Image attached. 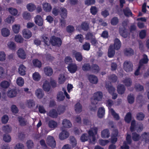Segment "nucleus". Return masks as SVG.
<instances>
[{
    "label": "nucleus",
    "instance_id": "obj_38",
    "mask_svg": "<svg viewBox=\"0 0 149 149\" xmlns=\"http://www.w3.org/2000/svg\"><path fill=\"white\" fill-rule=\"evenodd\" d=\"M18 120L19 124L22 126L26 125L27 124V121L25 119L22 117H18Z\"/></svg>",
    "mask_w": 149,
    "mask_h": 149
},
{
    "label": "nucleus",
    "instance_id": "obj_35",
    "mask_svg": "<svg viewBox=\"0 0 149 149\" xmlns=\"http://www.w3.org/2000/svg\"><path fill=\"white\" fill-rule=\"evenodd\" d=\"M73 54L74 55L77 61L79 62L82 61L83 57L80 53L75 52Z\"/></svg>",
    "mask_w": 149,
    "mask_h": 149
},
{
    "label": "nucleus",
    "instance_id": "obj_3",
    "mask_svg": "<svg viewBox=\"0 0 149 149\" xmlns=\"http://www.w3.org/2000/svg\"><path fill=\"white\" fill-rule=\"evenodd\" d=\"M50 43L53 46L59 47L62 44V41L61 39L54 36H52L50 39Z\"/></svg>",
    "mask_w": 149,
    "mask_h": 149
},
{
    "label": "nucleus",
    "instance_id": "obj_33",
    "mask_svg": "<svg viewBox=\"0 0 149 149\" xmlns=\"http://www.w3.org/2000/svg\"><path fill=\"white\" fill-rule=\"evenodd\" d=\"M109 111L113 118L116 120H118L120 119L118 114L116 113L114 110L112 108L109 109Z\"/></svg>",
    "mask_w": 149,
    "mask_h": 149
},
{
    "label": "nucleus",
    "instance_id": "obj_2",
    "mask_svg": "<svg viewBox=\"0 0 149 149\" xmlns=\"http://www.w3.org/2000/svg\"><path fill=\"white\" fill-rule=\"evenodd\" d=\"M103 96V93L101 91L95 93L93 95V99L91 101L92 104H97L99 101L102 100Z\"/></svg>",
    "mask_w": 149,
    "mask_h": 149
},
{
    "label": "nucleus",
    "instance_id": "obj_40",
    "mask_svg": "<svg viewBox=\"0 0 149 149\" xmlns=\"http://www.w3.org/2000/svg\"><path fill=\"white\" fill-rule=\"evenodd\" d=\"M110 23L112 25H116L119 23V19L117 17H114L111 19Z\"/></svg>",
    "mask_w": 149,
    "mask_h": 149
},
{
    "label": "nucleus",
    "instance_id": "obj_60",
    "mask_svg": "<svg viewBox=\"0 0 149 149\" xmlns=\"http://www.w3.org/2000/svg\"><path fill=\"white\" fill-rule=\"evenodd\" d=\"M9 83L7 81H3L2 82L1 84V86L3 88H7L9 86Z\"/></svg>",
    "mask_w": 149,
    "mask_h": 149
},
{
    "label": "nucleus",
    "instance_id": "obj_7",
    "mask_svg": "<svg viewBox=\"0 0 149 149\" xmlns=\"http://www.w3.org/2000/svg\"><path fill=\"white\" fill-rule=\"evenodd\" d=\"M119 32L120 35L124 38H127L128 33L125 28L124 27H120Z\"/></svg>",
    "mask_w": 149,
    "mask_h": 149
},
{
    "label": "nucleus",
    "instance_id": "obj_64",
    "mask_svg": "<svg viewBox=\"0 0 149 149\" xmlns=\"http://www.w3.org/2000/svg\"><path fill=\"white\" fill-rule=\"evenodd\" d=\"M135 88L137 91H141L143 90V86L139 84H135Z\"/></svg>",
    "mask_w": 149,
    "mask_h": 149
},
{
    "label": "nucleus",
    "instance_id": "obj_1",
    "mask_svg": "<svg viewBox=\"0 0 149 149\" xmlns=\"http://www.w3.org/2000/svg\"><path fill=\"white\" fill-rule=\"evenodd\" d=\"M148 61L147 56L145 54L143 55V58L139 61V65L138 68L134 72V74L135 76H138L140 74L139 72L140 69L143 66V64H146L147 63Z\"/></svg>",
    "mask_w": 149,
    "mask_h": 149
},
{
    "label": "nucleus",
    "instance_id": "obj_29",
    "mask_svg": "<svg viewBox=\"0 0 149 149\" xmlns=\"http://www.w3.org/2000/svg\"><path fill=\"white\" fill-rule=\"evenodd\" d=\"M58 113L54 109L50 110L48 114V115L52 118H56L58 116Z\"/></svg>",
    "mask_w": 149,
    "mask_h": 149
},
{
    "label": "nucleus",
    "instance_id": "obj_10",
    "mask_svg": "<svg viewBox=\"0 0 149 149\" xmlns=\"http://www.w3.org/2000/svg\"><path fill=\"white\" fill-rule=\"evenodd\" d=\"M17 94V92L16 89L14 88L8 90L7 93V96L10 98L15 97Z\"/></svg>",
    "mask_w": 149,
    "mask_h": 149
},
{
    "label": "nucleus",
    "instance_id": "obj_53",
    "mask_svg": "<svg viewBox=\"0 0 149 149\" xmlns=\"http://www.w3.org/2000/svg\"><path fill=\"white\" fill-rule=\"evenodd\" d=\"M2 130L5 133H9L11 131V128L9 125H6L3 127Z\"/></svg>",
    "mask_w": 149,
    "mask_h": 149
},
{
    "label": "nucleus",
    "instance_id": "obj_63",
    "mask_svg": "<svg viewBox=\"0 0 149 149\" xmlns=\"http://www.w3.org/2000/svg\"><path fill=\"white\" fill-rule=\"evenodd\" d=\"M106 104L109 110L113 104V103L112 100L110 99H108L106 100Z\"/></svg>",
    "mask_w": 149,
    "mask_h": 149
},
{
    "label": "nucleus",
    "instance_id": "obj_24",
    "mask_svg": "<svg viewBox=\"0 0 149 149\" xmlns=\"http://www.w3.org/2000/svg\"><path fill=\"white\" fill-rule=\"evenodd\" d=\"M26 68L23 65H20L18 69V72L21 75H24L25 74Z\"/></svg>",
    "mask_w": 149,
    "mask_h": 149
},
{
    "label": "nucleus",
    "instance_id": "obj_30",
    "mask_svg": "<svg viewBox=\"0 0 149 149\" xmlns=\"http://www.w3.org/2000/svg\"><path fill=\"white\" fill-rule=\"evenodd\" d=\"M97 128L96 127H93L91 128L88 132L89 136L96 135L97 134Z\"/></svg>",
    "mask_w": 149,
    "mask_h": 149
},
{
    "label": "nucleus",
    "instance_id": "obj_43",
    "mask_svg": "<svg viewBox=\"0 0 149 149\" xmlns=\"http://www.w3.org/2000/svg\"><path fill=\"white\" fill-rule=\"evenodd\" d=\"M127 100L129 103L130 104L133 103L134 101V95L132 94L129 95L127 97Z\"/></svg>",
    "mask_w": 149,
    "mask_h": 149
},
{
    "label": "nucleus",
    "instance_id": "obj_16",
    "mask_svg": "<svg viewBox=\"0 0 149 149\" xmlns=\"http://www.w3.org/2000/svg\"><path fill=\"white\" fill-rule=\"evenodd\" d=\"M69 71L72 73H74L77 70V66L75 64L71 63L68 67Z\"/></svg>",
    "mask_w": 149,
    "mask_h": 149
},
{
    "label": "nucleus",
    "instance_id": "obj_19",
    "mask_svg": "<svg viewBox=\"0 0 149 149\" xmlns=\"http://www.w3.org/2000/svg\"><path fill=\"white\" fill-rule=\"evenodd\" d=\"M125 88L124 85L119 84L117 86V90L118 93L120 94H123L125 91Z\"/></svg>",
    "mask_w": 149,
    "mask_h": 149
},
{
    "label": "nucleus",
    "instance_id": "obj_46",
    "mask_svg": "<svg viewBox=\"0 0 149 149\" xmlns=\"http://www.w3.org/2000/svg\"><path fill=\"white\" fill-rule=\"evenodd\" d=\"M9 31L8 29L6 28H3L1 30V33L4 37H7L9 35Z\"/></svg>",
    "mask_w": 149,
    "mask_h": 149
},
{
    "label": "nucleus",
    "instance_id": "obj_61",
    "mask_svg": "<svg viewBox=\"0 0 149 149\" xmlns=\"http://www.w3.org/2000/svg\"><path fill=\"white\" fill-rule=\"evenodd\" d=\"M106 87L108 91L110 93H111L114 92L115 91V88L111 85H108L107 84H106Z\"/></svg>",
    "mask_w": 149,
    "mask_h": 149
},
{
    "label": "nucleus",
    "instance_id": "obj_41",
    "mask_svg": "<svg viewBox=\"0 0 149 149\" xmlns=\"http://www.w3.org/2000/svg\"><path fill=\"white\" fill-rule=\"evenodd\" d=\"M132 139L134 141H139L140 139L141 136L139 134H138L134 132L132 133Z\"/></svg>",
    "mask_w": 149,
    "mask_h": 149
},
{
    "label": "nucleus",
    "instance_id": "obj_17",
    "mask_svg": "<svg viewBox=\"0 0 149 149\" xmlns=\"http://www.w3.org/2000/svg\"><path fill=\"white\" fill-rule=\"evenodd\" d=\"M17 54L18 56L22 59H24L26 58V54L24 50L20 48L18 50Z\"/></svg>",
    "mask_w": 149,
    "mask_h": 149
},
{
    "label": "nucleus",
    "instance_id": "obj_21",
    "mask_svg": "<svg viewBox=\"0 0 149 149\" xmlns=\"http://www.w3.org/2000/svg\"><path fill=\"white\" fill-rule=\"evenodd\" d=\"M122 82L126 86H130L132 84V81L131 79L129 77H126L124 79Z\"/></svg>",
    "mask_w": 149,
    "mask_h": 149
},
{
    "label": "nucleus",
    "instance_id": "obj_20",
    "mask_svg": "<svg viewBox=\"0 0 149 149\" xmlns=\"http://www.w3.org/2000/svg\"><path fill=\"white\" fill-rule=\"evenodd\" d=\"M42 87L44 90L46 92H49L51 89V86L49 82L47 81H46L44 82Z\"/></svg>",
    "mask_w": 149,
    "mask_h": 149
},
{
    "label": "nucleus",
    "instance_id": "obj_32",
    "mask_svg": "<svg viewBox=\"0 0 149 149\" xmlns=\"http://www.w3.org/2000/svg\"><path fill=\"white\" fill-rule=\"evenodd\" d=\"M75 110L77 113H80L82 110V107L79 102H77L74 106Z\"/></svg>",
    "mask_w": 149,
    "mask_h": 149
},
{
    "label": "nucleus",
    "instance_id": "obj_51",
    "mask_svg": "<svg viewBox=\"0 0 149 149\" xmlns=\"http://www.w3.org/2000/svg\"><path fill=\"white\" fill-rule=\"evenodd\" d=\"M89 139V136L87 134H84L81 137V140L83 142H84L87 141Z\"/></svg>",
    "mask_w": 149,
    "mask_h": 149
},
{
    "label": "nucleus",
    "instance_id": "obj_36",
    "mask_svg": "<svg viewBox=\"0 0 149 149\" xmlns=\"http://www.w3.org/2000/svg\"><path fill=\"white\" fill-rule=\"evenodd\" d=\"M123 13L127 17L130 16H132V14L131 11L128 8H126L123 10Z\"/></svg>",
    "mask_w": 149,
    "mask_h": 149
},
{
    "label": "nucleus",
    "instance_id": "obj_12",
    "mask_svg": "<svg viewBox=\"0 0 149 149\" xmlns=\"http://www.w3.org/2000/svg\"><path fill=\"white\" fill-rule=\"evenodd\" d=\"M22 32L23 36L26 39L30 38L32 35L31 31L27 29L23 30Z\"/></svg>",
    "mask_w": 149,
    "mask_h": 149
},
{
    "label": "nucleus",
    "instance_id": "obj_6",
    "mask_svg": "<svg viewBox=\"0 0 149 149\" xmlns=\"http://www.w3.org/2000/svg\"><path fill=\"white\" fill-rule=\"evenodd\" d=\"M47 143L52 148H55L56 146V142L54 137L51 136H49L47 139Z\"/></svg>",
    "mask_w": 149,
    "mask_h": 149
},
{
    "label": "nucleus",
    "instance_id": "obj_55",
    "mask_svg": "<svg viewBox=\"0 0 149 149\" xmlns=\"http://www.w3.org/2000/svg\"><path fill=\"white\" fill-rule=\"evenodd\" d=\"M15 40L17 42L22 43L23 42L24 39L21 36L17 35L15 36Z\"/></svg>",
    "mask_w": 149,
    "mask_h": 149
},
{
    "label": "nucleus",
    "instance_id": "obj_8",
    "mask_svg": "<svg viewBox=\"0 0 149 149\" xmlns=\"http://www.w3.org/2000/svg\"><path fill=\"white\" fill-rule=\"evenodd\" d=\"M69 135V134L68 132L65 130H63L59 134V138L61 140H63L68 138Z\"/></svg>",
    "mask_w": 149,
    "mask_h": 149
},
{
    "label": "nucleus",
    "instance_id": "obj_28",
    "mask_svg": "<svg viewBox=\"0 0 149 149\" xmlns=\"http://www.w3.org/2000/svg\"><path fill=\"white\" fill-rule=\"evenodd\" d=\"M91 70L94 73H97L100 70L99 66L96 64H93L91 66Z\"/></svg>",
    "mask_w": 149,
    "mask_h": 149
},
{
    "label": "nucleus",
    "instance_id": "obj_57",
    "mask_svg": "<svg viewBox=\"0 0 149 149\" xmlns=\"http://www.w3.org/2000/svg\"><path fill=\"white\" fill-rule=\"evenodd\" d=\"M125 121L129 123L131 120V114L130 112L128 113L126 115L125 118Z\"/></svg>",
    "mask_w": 149,
    "mask_h": 149
},
{
    "label": "nucleus",
    "instance_id": "obj_50",
    "mask_svg": "<svg viewBox=\"0 0 149 149\" xmlns=\"http://www.w3.org/2000/svg\"><path fill=\"white\" fill-rule=\"evenodd\" d=\"M23 18L26 20H29L31 18V16L30 13L27 12H24L22 14Z\"/></svg>",
    "mask_w": 149,
    "mask_h": 149
},
{
    "label": "nucleus",
    "instance_id": "obj_54",
    "mask_svg": "<svg viewBox=\"0 0 149 149\" xmlns=\"http://www.w3.org/2000/svg\"><path fill=\"white\" fill-rule=\"evenodd\" d=\"M33 64L36 67L40 68L41 66V63L40 61L38 59H34L33 60Z\"/></svg>",
    "mask_w": 149,
    "mask_h": 149
},
{
    "label": "nucleus",
    "instance_id": "obj_9",
    "mask_svg": "<svg viewBox=\"0 0 149 149\" xmlns=\"http://www.w3.org/2000/svg\"><path fill=\"white\" fill-rule=\"evenodd\" d=\"M35 22L36 24L39 26H42L43 25V20L41 16L40 15H37L34 18Z\"/></svg>",
    "mask_w": 149,
    "mask_h": 149
},
{
    "label": "nucleus",
    "instance_id": "obj_22",
    "mask_svg": "<svg viewBox=\"0 0 149 149\" xmlns=\"http://www.w3.org/2000/svg\"><path fill=\"white\" fill-rule=\"evenodd\" d=\"M61 11L60 15L61 17L63 19L66 18L67 16V11L65 8H61L60 9Z\"/></svg>",
    "mask_w": 149,
    "mask_h": 149
},
{
    "label": "nucleus",
    "instance_id": "obj_52",
    "mask_svg": "<svg viewBox=\"0 0 149 149\" xmlns=\"http://www.w3.org/2000/svg\"><path fill=\"white\" fill-rule=\"evenodd\" d=\"M109 79L111 82H115L117 80V77L115 74H113L109 77Z\"/></svg>",
    "mask_w": 149,
    "mask_h": 149
},
{
    "label": "nucleus",
    "instance_id": "obj_44",
    "mask_svg": "<svg viewBox=\"0 0 149 149\" xmlns=\"http://www.w3.org/2000/svg\"><path fill=\"white\" fill-rule=\"evenodd\" d=\"M27 9L30 12H32L36 8V6L32 3H29L26 6Z\"/></svg>",
    "mask_w": 149,
    "mask_h": 149
},
{
    "label": "nucleus",
    "instance_id": "obj_26",
    "mask_svg": "<svg viewBox=\"0 0 149 149\" xmlns=\"http://www.w3.org/2000/svg\"><path fill=\"white\" fill-rule=\"evenodd\" d=\"M26 105L28 107L32 109L35 106V103L33 100L30 99L26 100Z\"/></svg>",
    "mask_w": 149,
    "mask_h": 149
},
{
    "label": "nucleus",
    "instance_id": "obj_25",
    "mask_svg": "<svg viewBox=\"0 0 149 149\" xmlns=\"http://www.w3.org/2000/svg\"><path fill=\"white\" fill-rule=\"evenodd\" d=\"M110 132L107 129L103 130L101 132V136L103 138H108L110 136Z\"/></svg>",
    "mask_w": 149,
    "mask_h": 149
},
{
    "label": "nucleus",
    "instance_id": "obj_62",
    "mask_svg": "<svg viewBox=\"0 0 149 149\" xmlns=\"http://www.w3.org/2000/svg\"><path fill=\"white\" fill-rule=\"evenodd\" d=\"M8 10L9 12L12 15H15L17 13V10L15 8H8Z\"/></svg>",
    "mask_w": 149,
    "mask_h": 149
},
{
    "label": "nucleus",
    "instance_id": "obj_49",
    "mask_svg": "<svg viewBox=\"0 0 149 149\" xmlns=\"http://www.w3.org/2000/svg\"><path fill=\"white\" fill-rule=\"evenodd\" d=\"M81 27L84 30L87 31L89 29V24L86 22H84L81 24Z\"/></svg>",
    "mask_w": 149,
    "mask_h": 149
},
{
    "label": "nucleus",
    "instance_id": "obj_34",
    "mask_svg": "<svg viewBox=\"0 0 149 149\" xmlns=\"http://www.w3.org/2000/svg\"><path fill=\"white\" fill-rule=\"evenodd\" d=\"M65 98L63 93L61 91L59 92L57 95V99L59 102L62 101L64 100Z\"/></svg>",
    "mask_w": 149,
    "mask_h": 149
},
{
    "label": "nucleus",
    "instance_id": "obj_27",
    "mask_svg": "<svg viewBox=\"0 0 149 149\" xmlns=\"http://www.w3.org/2000/svg\"><path fill=\"white\" fill-rule=\"evenodd\" d=\"M121 46V42L119 39L116 38L114 40V47L116 50L119 49Z\"/></svg>",
    "mask_w": 149,
    "mask_h": 149
},
{
    "label": "nucleus",
    "instance_id": "obj_56",
    "mask_svg": "<svg viewBox=\"0 0 149 149\" xmlns=\"http://www.w3.org/2000/svg\"><path fill=\"white\" fill-rule=\"evenodd\" d=\"M142 137L145 139V141L146 143H148L149 141V133L144 132L142 135Z\"/></svg>",
    "mask_w": 149,
    "mask_h": 149
},
{
    "label": "nucleus",
    "instance_id": "obj_45",
    "mask_svg": "<svg viewBox=\"0 0 149 149\" xmlns=\"http://www.w3.org/2000/svg\"><path fill=\"white\" fill-rule=\"evenodd\" d=\"M91 67L89 63H84L82 66V70L84 71H87L91 70Z\"/></svg>",
    "mask_w": 149,
    "mask_h": 149
},
{
    "label": "nucleus",
    "instance_id": "obj_15",
    "mask_svg": "<svg viewBox=\"0 0 149 149\" xmlns=\"http://www.w3.org/2000/svg\"><path fill=\"white\" fill-rule=\"evenodd\" d=\"M42 8L45 11L47 12H50L52 9L51 5L47 2H45L43 3Z\"/></svg>",
    "mask_w": 149,
    "mask_h": 149
},
{
    "label": "nucleus",
    "instance_id": "obj_14",
    "mask_svg": "<svg viewBox=\"0 0 149 149\" xmlns=\"http://www.w3.org/2000/svg\"><path fill=\"white\" fill-rule=\"evenodd\" d=\"M45 74L47 76H50L53 73L52 69L49 66H47L44 68Z\"/></svg>",
    "mask_w": 149,
    "mask_h": 149
},
{
    "label": "nucleus",
    "instance_id": "obj_5",
    "mask_svg": "<svg viewBox=\"0 0 149 149\" xmlns=\"http://www.w3.org/2000/svg\"><path fill=\"white\" fill-rule=\"evenodd\" d=\"M136 122L135 120H133L132 121L131 123V125L130 127V130L131 132H133L135 130L137 132H140L142 131L143 129V125L140 126H136L135 125Z\"/></svg>",
    "mask_w": 149,
    "mask_h": 149
},
{
    "label": "nucleus",
    "instance_id": "obj_59",
    "mask_svg": "<svg viewBox=\"0 0 149 149\" xmlns=\"http://www.w3.org/2000/svg\"><path fill=\"white\" fill-rule=\"evenodd\" d=\"M17 83L19 86H22L24 83V80L21 77H19L17 79Z\"/></svg>",
    "mask_w": 149,
    "mask_h": 149
},
{
    "label": "nucleus",
    "instance_id": "obj_23",
    "mask_svg": "<svg viewBox=\"0 0 149 149\" xmlns=\"http://www.w3.org/2000/svg\"><path fill=\"white\" fill-rule=\"evenodd\" d=\"M124 53L127 56H130L134 54V50L131 48H126L124 50Z\"/></svg>",
    "mask_w": 149,
    "mask_h": 149
},
{
    "label": "nucleus",
    "instance_id": "obj_31",
    "mask_svg": "<svg viewBox=\"0 0 149 149\" xmlns=\"http://www.w3.org/2000/svg\"><path fill=\"white\" fill-rule=\"evenodd\" d=\"M105 113V109L103 107L99 108L97 112V116L100 118H102L104 116Z\"/></svg>",
    "mask_w": 149,
    "mask_h": 149
},
{
    "label": "nucleus",
    "instance_id": "obj_42",
    "mask_svg": "<svg viewBox=\"0 0 149 149\" xmlns=\"http://www.w3.org/2000/svg\"><path fill=\"white\" fill-rule=\"evenodd\" d=\"M65 110V107L64 106L61 105L58 107L57 108L58 113L59 114H61L63 113Z\"/></svg>",
    "mask_w": 149,
    "mask_h": 149
},
{
    "label": "nucleus",
    "instance_id": "obj_13",
    "mask_svg": "<svg viewBox=\"0 0 149 149\" xmlns=\"http://www.w3.org/2000/svg\"><path fill=\"white\" fill-rule=\"evenodd\" d=\"M115 48L113 45H111L109 48L108 55L109 57H112L115 54Z\"/></svg>",
    "mask_w": 149,
    "mask_h": 149
},
{
    "label": "nucleus",
    "instance_id": "obj_18",
    "mask_svg": "<svg viewBox=\"0 0 149 149\" xmlns=\"http://www.w3.org/2000/svg\"><path fill=\"white\" fill-rule=\"evenodd\" d=\"M88 78L90 81L93 84H96L98 81L97 77L94 75L90 74L88 75Z\"/></svg>",
    "mask_w": 149,
    "mask_h": 149
},
{
    "label": "nucleus",
    "instance_id": "obj_4",
    "mask_svg": "<svg viewBox=\"0 0 149 149\" xmlns=\"http://www.w3.org/2000/svg\"><path fill=\"white\" fill-rule=\"evenodd\" d=\"M133 66L132 63L130 61H126L123 64V68L127 72H130L132 71Z\"/></svg>",
    "mask_w": 149,
    "mask_h": 149
},
{
    "label": "nucleus",
    "instance_id": "obj_11",
    "mask_svg": "<svg viewBox=\"0 0 149 149\" xmlns=\"http://www.w3.org/2000/svg\"><path fill=\"white\" fill-rule=\"evenodd\" d=\"M62 125L64 128H69L72 126V124L70 121L66 119H64L63 120L62 122Z\"/></svg>",
    "mask_w": 149,
    "mask_h": 149
},
{
    "label": "nucleus",
    "instance_id": "obj_58",
    "mask_svg": "<svg viewBox=\"0 0 149 149\" xmlns=\"http://www.w3.org/2000/svg\"><path fill=\"white\" fill-rule=\"evenodd\" d=\"M7 45L8 48L12 50H14L16 47V45L13 42H9L8 43Z\"/></svg>",
    "mask_w": 149,
    "mask_h": 149
},
{
    "label": "nucleus",
    "instance_id": "obj_47",
    "mask_svg": "<svg viewBox=\"0 0 149 149\" xmlns=\"http://www.w3.org/2000/svg\"><path fill=\"white\" fill-rule=\"evenodd\" d=\"M13 30L15 33H18L20 29V25L19 24H15L13 26Z\"/></svg>",
    "mask_w": 149,
    "mask_h": 149
},
{
    "label": "nucleus",
    "instance_id": "obj_39",
    "mask_svg": "<svg viewBox=\"0 0 149 149\" xmlns=\"http://www.w3.org/2000/svg\"><path fill=\"white\" fill-rule=\"evenodd\" d=\"M48 125L50 128L54 129L57 127V123L54 120H51L49 122Z\"/></svg>",
    "mask_w": 149,
    "mask_h": 149
},
{
    "label": "nucleus",
    "instance_id": "obj_48",
    "mask_svg": "<svg viewBox=\"0 0 149 149\" xmlns=\"http://www.w3.org/2000/svg\"><path fill=\"white\" fill-rule=\"evenodd\" d=\"M70 141L72 145V147H74L76 146L77 141L75 138L73 136H70Z\"/></svg>",
    "mask_w": 149,
    "mask_h": 149
},
{
    "label": "nucleus",
    "instance_id": "obj_37",
    "mask_svg": "<svg viewBox=\"0 0 149 149\" xmlns=\"http://www.w3.org/2000/svg\"><path fill=\"white\" fill-rule=\"evenodd\" d=\"M36 96L39 98H42L44 95L42 90L41 89H38L36 91Z\"/></svg>",
    "mask_w": 149,
    "mask_h": 149
}]
</instances>
